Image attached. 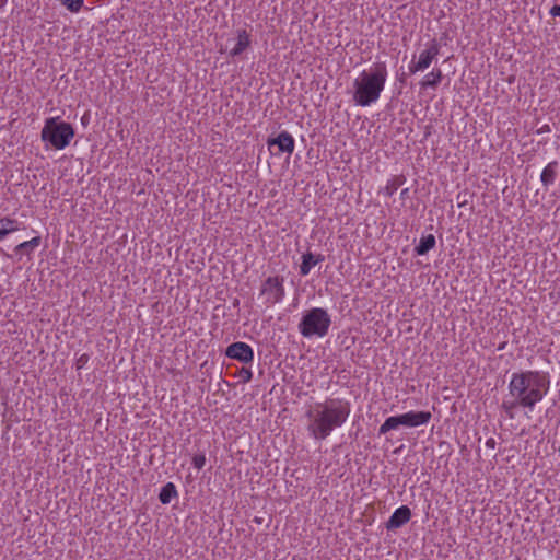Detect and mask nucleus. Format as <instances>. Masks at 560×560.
I'll return each instance as SVG.
<instances>
[{"label": "nucleus", "instance_id": "f257e3e1", "mask_svg": "<svg viewBox=\"0 0 560 560\" xmlns=\"http://www.w3.org/2000/svg\"><path fill=\"white\" fill-rule=\"evenodd\" d=\"M549 385V376L539 371L514 373L509 384V392L516 400L503 401L502 409L510 419L514 418L513 409L517 406L532 410L547 394Z\"/></svg>", "mask_w": 560, "mask_h": 560}, {"label": "nucleus", "instance_id": "f03ea898", "mask_svg": "<svg viewBox=\"0 0 560 560\" xmlns=\"http://www.w3.org/2000/svg\"><path fill=\"white\" fill-rule=\"evenodd\" d=\"M350 412V402L341 398H328L324 402H316L306 412L310 419L307 430L315 440H325L347 421Z\"/></svg>", "mask_w": 560, "mask_h": 560}, {"label": "nucleus", "instance_id": "7ed1b4c3", "mask_svg": "<svg viewBox=\"0 0 560 560\" xmlns=\"http://www.w3.org/2000/svg\"><path fill=\"white\" fill-rule=\"evenodd\" d=\"M387 79V67L385 62H376L370 71H363L354 80L353 101L357 105L366 107L380 98Z\"/></svg>", "mask_w": 560, "mask_h": 560}, {"label": "nucleus", "instance_id": "20e7f679", "mask_svg": "<svg viewBox=\"0 0 560 560\" xmlns=\"http://www.w3.org/2000/svg\"><path fill=\"white\" fill-rule=\"evenodd\" d=\"M74 135V128L70 122L61 121L59 117H50L45 120L40 139L51 148L62 150L70 144Z\"/></svg>", "mask_w": 560, "mask_h": 560}, {"label": "nucleus", "instance_id": "39448f33", "mask_svg": "<svg viewBox=\"0 0 560 560\" xmlns=\"http://www.w3.org/2000/svg\"><path fill=\"white\" fill-rule=\"evenodd\" d=\"M331 317L325 308L313 307L306 311L300 323L299 331L305 338H323L328 334Z\"/></svg>", "mask_w": 560, "mask_h": 560}, {"label": "nucleus", "instance_id": "423d86ee", "mask_svg": "<svg viewBox=\"0 0 560 560\" xmlns=\"http://www.w3.org/2000/svg\"><path fill=\"white\" fill-rule=\"evenodd\" d=\"M432 418L430 411H409L399 416L388 417L380 427L378 434H386L387 432L397 429L399 425L415 428L427 424Z\"/></svg>", "mask_w": 560, "mask_h": 560}, {"label": "nucleus", "instance_id": "0eeeda50", "mask_svg": "<svg viewBox=\"0 0 560 560\" xmlns=\"http://www.w3.org/2000/svg\"><path fill=\"white\" fill-rule=\"evenodd\" d=\"M440 52V45L436 39H432L427 49H424L420 56L418 61H412L409 66L410 73H416L418 71H424L430 67L432 61L436 58Z\"/></svg>", "mask_w": 560, "mask_h": 560}, {"label": "nucleus", "instance_id": "6e6552de", "mask_svg": "<svg viewBox=\"0 0 560 560\" xmlns=\"http://www.w3.org/2000/svg\"><path fill=\"white\" fill-rule=\"evenodd\" d=\"M225 355L242 363H252L254 351L252 347L243 341H236L230 345L225 350Z\"/></svg>", "mask_w": 560, "mask_h": 560}, {"label": "nucleus", "instance_id": "1a4fd4ad", "mask_svg": "<svg viewBox=\"0 0 560 560\" xmlns=\"http://www.w3.org/2000/svg\"><path fill=\"white\" fill-rule=\"evenodd\" d=\"M283 279L269 277L264 283L262 293L267 295V301L271 304L278 303L284 295L282 285Z\"/></svg>", "mask_w": 560, "mask_h": 560}, {"label": "nucleus", "instance_id": "9d476101", "mask_svg": "<svg viewBox=\"0 0 560 560\" xmlns=\"http://www.w3.org/2000/svg\"><path fill=\"white\" fill-rule=\"evenodd\" d=\"M410 518L411 510L407 505H402L395 510L389 520L385 523V527L387 530H395L408 523Z\"/></svg>", "mask_w": 560, "mask_h": 560}, {"label": "nucleus", "instance_id": "9b49d317", "mask_svg": "<svg viewBox=\"0 0 560 560\" xmlns=\"http://www.w3.org/2000/svg\"><path fill=\"white\" fill-rule=\"evenodd\" d=\"M268 148L277 145L279 152L291 154L294 150V139L288 131H281L278 137L267 140Z\"/></svg>", "mask_w": 560, "mask_h": 560}, {"label": "nucleus", "instance_id": "f8f14e48", "mask_svg": "<svg viewBox=\"0 0 560 560\" xmlns=\"http://www.w3.org/2000/svg\"><path fill=\"white\" fill-rule=\"evenodd\" d=\"M250 46L249 34L246 30H237V43L230 51L231 57H236L243 54Z\"/></svg>", "mask_w": 560, "mask_h": 560}, {"label": "nucleus", "instance_id": "ddd939ff", "mask_svg": "<svg viewBox=\"0 0 560 560\" xmlns=\"http://www.w3.org/2000/svg\"><path fill=\"white\" fill-rule=\"evenodd\" d=\"M324 260V256L323 255H317L315 256L313 253L311 252H306L305 254H303L302 256V264L300 266V273L302 276H306L310 273L311 269L317 265L318 262L323 261Z\"/></svg>", "mask_w": 560, "mask_h": 560}, {"label": "nucleus", "instance_id": "4468645a", "mask_svg": "<svg viewBox=\"0 0 560 560\" xmlns=\"http://www.w3.org/2000/svg\"><path fill=\"white\" fill-rule=\"evenodd\" d=\"M558 162H550L541 172L540 180L545 187L552 185L555 183L557 172H558Z\"/></svg>", "mask_w": 560, "mask_h": 560}, {"label": "nucleus", "instance_id": "2eb2a0df", "mask_svg": "<svg viewBox=\"0 0 560 560\" xmlns=\"http://www.w3.org/2000/svg\"><path fill=\"white\" fill-rule=\"evenodd\" d=\"M435 246V237L433 234L422 236L419 244L415 247L417 255H425Z\"/></svg>", "mask_w": 560, "mask_h": 560}, {"label": "nucleus", "instance_id": "dca6fc26", "mask_svg": "<svg viewBox=\"0 0 560 560\" xmlns=\"http://www.w3.org/2000/svg\"><path fill=\"white\" fill-rule=\"evenodd\" d=\"M443 73L441 69H434L425 75L424 80L420 83L422 89H435L442 81Z\"/></svg>", "mask_w": 560, "mask_h": 560}, {"label": "nucleus", "instance_id": "f3484780", "mask_svg": "<svg viewBox=\"0 0 560 560\" xmlns=\"http://www.w3.org/2000/svg\"><path fill=\"white\" fill-rule=\"evenodd\" d=\"M19 230V222L10 218L0 219V241L4 240L10 233Z\"/></svg>", "mask_w": 560, "mask_h": 560}, {"label": "nucleus", "instance_id": "a211bd4d", "mask_svg": "<svg viewBox=\"0 0 560 560\" xmlns=\"http://www.w3.org/2000/svg\"><path fill=\"white\" fill-rule=\"evenodd\" d=\"M177 494L178 493L175 485L173 482H167L165 486L162 487L159 494V500L163 504H168L172 501V499L177 497Z\"/></svg>", "mask_w": 560, "mask_h": 560}, {"label": "nucleus", "instance_id": "6ab92c4d", "mask_svg": "<svg viewBox=\"0 0 560 560\" xmlns=\"http://www.w3.org/2000/svg\"><path fill=\"white\" fill-rule=\"evenodd\" d=\"M42 243L40 236H35L30 241L20 243L18 246H15L14 250L16 254H30L32 253L36 247H38Z\"/></svg>", "mask_w": 560, "mask_h": 560}, {"label": "nucleus", "instance_id": "aec40b11", "mask_svg": "<svg viewBox=\"0 0 560 560\" xmlns=\"http://www.w3.org/2000/svg\"><path fill=\"white\" fill-rule=\"evenodd\" d=\"M63 5L71 12H78L82 5L84 0H60Z\"/></svg>", "mask_w": 560, "mask_h": 560}, {"label": "nucleus", "instance_id": "412c9836", "mask_svg": "<svg viewBox=\"0 0 560 560\" xmlns=\"http://www.w3.org/2000/svg\"><path fill=\"white\" fill-rule=\"evenodd\" d=\"M206 464V456L205 454H196L192 457V465L197 469H201Z\"/></svg>", "mask_w": 560, "mask_h": 560}, {"label": "nucleus", "instance_id": "4be33fe9", "mask_svg": "<svg viewBox=\"0 0 560 560\" xmlns=\"http://www.w3.org/2000/svg\"><path fill=\"white\" fill-rule=\"evenodd\" d=\"M238 375H240L242 382H244V383L249 382L252 380V377H253L252 371L249 369H247V368H242L240 370Z\"/></svg>", "mask_w": 560, "mask_h": 560}, {"label": "nucleus", "instance_id": "5701e85b", "mask_svg": "<svg viewBox=\"0 0 560 560\" xmlns=\"http://www.w3.org/2000/svg\"><path fill=\"white\" fill-rule=\"evenodd\" d=\"M550 14L552 16H560V3L559 4H555L551 9H550Z\"/></svg>", "mask_w": 560, "mask_h": 560}, {"label": "nucleus", "instance_id": "b1692460", "mask_svg": "<svg viewBox=\"0 0 560 560\" xmlns=\"http://www.w3.org/2000/svg\"><path fill=\"white\" fill-rule=\"evenodd\" d=\"M385 189H386V194L388 196H392L395 192V190L397 189V186L396 185H387Z\"/></svg>", "mask_w": 560, "mask_h": 560}, {"label": "nucleus", "instance_id": "393cba45", "mask_svg": "<svg viewBox=\"0 0 560 560\" xmlns=\"http://www.w3.org/2000/svg\"><path fill=\"white\" fill-rule=\"evenodd\" d=\"M495 444H497V443H495V440H494L493 438L488 439V440H487V442H486V445H487V447H489V448H494V447H495Z\"/></svg>", "mask_w": 560, "mask_h": 560}, {"label": "nucleus", "instance_id": "a878e982", "mask_svg": "<svg viewBox=\"0 0 560 560\" xmlns=\"http://www.w3.org/2000/svg\"><path fill=\"white\" fill-rule=\"evenodd\" d=\"M86 360H88V357H86L85 354H83V355L79 359V362H80V363H84V362H86Z\"/></svg>", "mask_w": 560, "mask_h": 560}, {"label": "nucleus", "instance_id": "bb28decb", "mask_svg": "<svg viewBox=\"0 0 560 560\" xmlns=\"http://www.w3.org/2000/svg\"><path fill=\"white\" fill-rule=\"evenodd\" d=\"M546 130H549V126H545V128H542V131H546Z\"/></svg>", "mask_w": 560, "mask_h": 560}, {"label": "nucleus", "instance_id": "cd10ccee", "mask_svg": "<svg viewBox=\"0 0 560 560\" xmlns=\"http://www.w3.org/2000/svg\"><path fill=\"white\" fill-rule=\"evenodd\" d=\"M546 130H549V126H545V128H542V131H546Z\"/></svg>", "mask_w": 560, "mask_h": 560}, {"label": "nucleus", "instance_id": "c85d7f7f", "mask_svg": "<svg viewBox=\"0 0 560 560\" xmlns=\"http://www.w3.org/2000/svg\"><path fill=\"white\" fill-rule=\"evenodd\" d=\"M407 191H408V189H407V188H406V189H404V190L401 191V195H406V192H407Z\"/></svg>", "mask_w": 560, "mask_h": 560}, {"label": "nucleus", "instance_id": "c756f323", "mask_svg": "<svg viewBox=\"0 0 560 560\" xmlns=\"http://www.w3.org/2000/svg\"><path fill=\"white\" fill-rule=\"evenodd\" d=\"M2 5V3L0 4V7Z\"/></svg>", "mask_w": 560, "mask_h": 560}]
</instances>
